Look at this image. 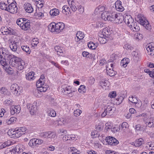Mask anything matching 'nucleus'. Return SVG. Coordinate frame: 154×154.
<instances>
[{"label":"nucleus","instance_id":"f257e3e1","mask_svg":"<svg viewBox=\"0 0 154 154\" xmlns=\"http://www.w3.org/2000/svg\"><path fill=\"white\" fill-rule=\"evenodd\" d=\"M116 14L115 12L109 13L105 12L102 14V18L105 20H108L113 22L116 18Z\"/></svg>","mask_w":154,"mask_h":154},{"label":"nucleus","instance_id":"f03ea898","mask_svg":"<svg viewBox=\"0 0 154 154\" xmlns=\"http://www.w3.org/2000/svg\"><path fill=\"white\" fill-rule=\"evenodd\" d=\"M116 110V108L110 106L108 105L105 109L104 112L101 114L102 117H104L106 116H109L112 115Z\"/></svg>","mask_w":154,"mask_h":154},{"label":"nucleus","instance_id":"7ed1b4c3","mask_svg":"<svg viewBox=\"0 0 154 154\" xmlns=\"http://www.w3.org/2000/svg\"><path fill=\"white\" fill-rule=\"evenodd\" d=\"M17 8L14 3H11L8 5L7 11L12 14H15L17 11Z\"/></svg>","mask_w":154,"mask_h":154},{"label":"nucleus","instance_id":"20e7f679","mask_svg":"<svg viewBox=\"0 0 154 154\" xmlns=\"http://www.w3.org/2000/svg\"><path fill=\"white\" fill-rule=\"evenodd\" d=\"M123 20L125 23L127 25L130 27L131 26V25H132V23H134V19L131 15H126L125 16L124 18L123 17Z\"/></svg>","mask_w":154,"mask_h":154},{"label":"nucleus","instance_id":"39448f33","mask_svg":"<svg viewBox=\"0 0 154 154\" xmlns=\"http://www.w3.org/2000/svg\"><path fill=\"white\" fill-rule=\"evenodd\" d=\"M106 140L108 144L112 146H115L119 143L118 141L113 137H107L106 138Z\"/></svg>","mask_w":154,"mask_h":154},{"label":"nucleus","instance_id":"423d86ee","mask_svg":"<svg viewBox=\"0 0 154 154\" xmlns=\"http://www.w3.org/2000/svg\"><path fill=\"white\" fill-rule=\"evenodd\" d=\"M27 106L31 115H34L37 112V107L35 103H33V104L28 103Z\"/></svg>","mask_w":154,"mask_h":154},{"label":"nucleus","instance_id":"0eeeda50","mask_svg":"<svg viewBox=\"0 0 154 154\" xmlns=\"http://www.w3.org/2000/svg\"><path fill=\"white\" fill-rule=\"evenodd\" d=\"M40 136L44 138H53L55 137L56 134L53 132L48 131L41 133Z\"/></svg>","mask_w":154,"mask_h":154},{"label":"nucleus","instance_id":"6e6552de","mask_svg":"<svg viewBox=\"0 0 154 154\" xmlns=\"http://www.w3.org/2000/svg\"><path fill=\"white\" fill-rule=\"evenodd\" d=\"M139 21L140 24L143 26L145 27L146 29L147 30L151 29V26L149 24L147 20H143V19L141 18L139 19Z\"/></svg>","mask_w":154,"mask_h":154},{"label":"nucleus","instance_id":"1a4fd4ad","mask_svg":"<svg viewBox=\"0 0 154 154\" xmlns=\"http://www.w3.org/2000/svg\"><path fill=\"white\" fill-rule=\"evenodd\" d=\"M128 100L131 102L135 104L136 106L140 107L141 105L140 100H138L136 97H129Z\"/></svg>","mask_w":154,"mask_h":154},{"label":"nucleus","instance_id":"9d476101","mask_svg":"<svg viewBox=\"0 0 154 154\" xmlns=\"http://www.w3.org/2000/svg\"><path fill=\"white\" fill-rule=\"evenodd\" d=\"M132 24V25H131V26L130 27V29L134 32H138L140 29L139 26L140 24L136 22Z\"/></svg>","mask_w":154,"mask_h":154},{"label":"nucleus","instance_id":"9b49d317","mask_svg":"<svg viewBox=\"0 0 154 154\" xmlns=\"http://www.w3.org/2000/svg\"><path fill=\"white\" fill-rule=\"evenodd\" d=\"M115 8L116 10L119 11H122L124 10V7L122 6L121 2L117 1L115 3Z\"/></svg>","mask_w":154,"mask_h":154},{"label":"nucleus","instance_id":"f8f14e48","mask_svg":"<svg viewBox=\"0 0 154 154\" xmlns=\"http://www.w3.org/2000/svg\"><path fill=\"white\" fill-rule=\"evenodd\" d=\"M23 7L24 9L28 13H32L33 10V8L30 3H25L24 4Z\"/></svg>","mask_w":154,"mask_h":154},{"label":"nucleus","instance_id":"ddd939ff","mask_svg":"<svg viewBox=\"0 0 154 154\" xmlns=\"http://www.w3.org/2000/svg\"><path fill=\"white\" fill-rule=\"evenodd\" d=\"M30 21H27L22 24L21 28L23 30H27L29 29L30 27Z\"/></svg>","mask_w":154,"mask_h":154},{"label":"nucleus","instance_id":"4468645a","mask_svg":"<svg viewBox=\"0 0 154 154\" xmlns=\"http://www.w3.org/2000/svg\"><path fill=\"white\" fill-rule=\"evenodd\" d=\"M19 87L17 84H12L10 87V89L11 92L14 94H17L18 93Z\"/></svg>","mask_w":154,"mask_h":154},{"label":"nucleus","instance_id":"2eb2a0df","mask_svg":"<svg viewBox=\"0 0 154 154\" xmlns=\"http://www.w3.org/2000/svg\"><path fill=\"white\" fill-rule=\"evenodd\" d=\"M55 51L57 52V54L59 56H64V53L61 47L59 46H56L54 48Z\"/></svg>","mask_w":154,"mask_h":154},{"label":"nucleus","instance_id":"dca6fc26","mask_svg":"<svg viewBox=\"0 0 154 154\" xmlns=\"http://www.w3.org/2000/svg\"><path fill=\"white\" fill-rule=\"evenodd\" d=\"M110 97L114 99V102L118 104L121 103L124 99L123 97Z\"/></svg>","mask_w":154,"mask_h":154},{"label":"nucleus","instance_id":"f3484780","mask_svg":"<svg viewBox=\"0 0 154 154\" xmlns=\"http://www.w3.org/2000/svg\"><path fill=\"white\" fill-rule=\"evenodd\" d=\"M75 138V136L73 134L68 135H65L63 137V140L64 141H66L68 140H74Z\"/></svg>","mask_w":154,"mask_h":154},{"label":"nucleus","instance_id":"a211bd4d","mask_svg":"<svg viewBox=\"0 0 154 154\" xmlns=\"http://www.w3.org/2000/svg\"><path fill=\"white\" fill-rule=\"evenodd\" d=\"M129 59L128 58L123 59L121 61L120 65L124 67L127 66L128 64L129 63Z\"/></svg>","mask_w":154,"mask_h":154},{"label":"nucleus","instance_id":"6ab92c4d","mask_svg":"<svg viewBox=\"0 0 154 154\" xmlns=\"http://www.w3.org/2000/svg\"><path fill=\"white\" fill-rule=\"evenodd\" d=\"M0 93L1 95L3 96H9L10 93L8 92L7 90L5 88L2 87L0 90Z\"/></svg>","mask_w":154,"mask_h":154},{"label":"nucleus","instance_id":"aec40b11","mask_svg":"<svg viewBox=\"0 0 154 154\" xmlns=\"http://www.w3.org/2000/svg\"><path fill=\"white\" fill-rule=\"evenodd\" d=\"M106 72L107 74L110 76H113L116 73V72L113 70V68H112V69H111L109 68L108 67H106Z\"/></svg>","mask_w":154,"mask_h":154},{"label":"nucleus","instance_id":"412c9836","mask_svg":"<svg viewBox=\"0 0 154 154\" xmlns=\"http://www.w3.org/2000/svg\"><path fill=\"white\" fill-rule=\"evenodd\" d=\"M76 35L77 38H75V40L77 42H78L80 40L83 39L84 37L83 36V34L80 31L77 32Z\"/></svg>","mask_w":154,"mask_h":154},{"label":"nucleus","instance_id":"4be33fe9","mask_svg":"<svg viewBox=\"0 0 154 154\" xmlns=\"http://www.w3.org/2000/svg\"><path fill=\"white\" fill-rule=\"evenodd\" d=\"M10 47L11 50L13 51H15L17 49L16 43L15 41H11L10 45Z\"/></svg>","mask_w":154,"mask_h":154},{"label":"nucleus","instance_id":"5701e85b","mask_svg":"<svg viewBox=\"0 0 154 154\" xmlns=\"http://www.w3.org/2000/svg\"><path fill=\"white\" fill-rule=\"evenodd\" d=\"M56 26L57 30L61 31L64 29L65 27L64 24L63 23L59 22L54 25Z\"/></svg>","mask_w":154,"mask_h":154},{"label":"nucleus","instance_id":"b1692460","mask_svg":"<svg viewBox=\"0 0 154 154\" xmlns=\"http://www.w3.org/2000/svg\"><path fill=\"white\" fill-rule=\"evenodd\" d=\"M55 25H56V24L55 23H52L48 26V28L49 30L51 32H57V29L56 26H55Z\"/></svg>","mask_w":154,"mask_h":154},{"label":"nucleus","instance_id":"393cba45","mask_svg":"<svg viewBox=\"0 0 154 154\" xmlns=\"http://www.w3.org/2000/svg\"><path fill=\"white\" fill-rule=\"evenodd\" d=\"M50 14L51 16H56L59 14V11L58 9L54 8L51 10Z\"/></svg>","mask_w":154,"mask_h":154},{"label":"nucleus","instance_id":"a878e982","mask_svg":"<svg viewBox=\"0 0 154 154\" xmlns=\"http://www.w3.org/2000/svg\"><path fill=\"white\" fill-rule=\"evenodd\" d=\"M47 114L48 116L51 117H55L56 115V112L52 109H50L48 110Z\"/></svg>","mask_w":154,"mask_h":154},{"label":"nucleus","instance_id":"bb28decb","mask_svg":"<svg viewBox=\"0 0 154 154\" xmlns=\"http://www.w3.org/2000/svg\"><path fill=\"white\" fill-rule=\"evenodd\" d=\"M115 18H114V20L113 21L115 23L119 24L122 23V17L118 16L117 14H116V16Z\"/></svg>","mask_w":154,"mask_h":154},{"label":"nucleus","instance_id":"cd10ccee","mask_svg":"<svg viewBox=\"0 0 154 154\" xmlns=\"http://www.w3.org/2000/svg\"><path fill=\"white\" fill-rule=\"evenodd\" d=\"M4 69L8 74H12L13 73L14 71L11 67L8 65L4 67Z\"/></svg>","mask_w":154,"mask_h":154},{"label":"nucleus","instance_id":"c85d7f7f","mask_svg":"<svg viewBox=\"0 0 154 154\" xmlns=\"http://www.w3.org/2000/svg\"><path fill=\"white\" fill-rule=\"evenodd\" d=\"M34 73L33 72H31L29 73H27L26 75V78L28 80H31L33 79L34 77Z\"/></svg>","mask_w":154,"mask_h":154},{"label":"nucleus","instance_id":"c756f323","mask_svg":"<svg viewBox=\"0 0 154 154\" xmlns=\"http://www.w3.org/2000/svg\"><path fill=\"white\" fill-rule=\"evenodd\" d=\"M12 57H14V56L13 55L7 54L5 53L3 56V59L8 61Z\"/></svg>","mask_w":154,"mask_h":154},{"label":"nucleus","instance_id":"7c9ffc66","mask_svg":"<svg viewBox=\"0 0 154 154\" xmlns=\"http://www.w3.org/2000/svg\"><path fill=\"white\" fill-rule=\"evenodd\" d=\"M19 63V64H18L17 65H16L15 66H17V68L18 70H22L24 68V66L25 65L23 61Z\"/></svg>","mask_w":154,"mask_h":154},{"label":"nucleus","instance_id":"2f4dec72","mask_svg":"<svg viewBox=\"0 0 154 154\" xmlns=\"http://www.w3.org/2000/svg\"><path fill=\"white\" fill-rule=\"evenodd\" d=\"M144 71L148 73L151 77L154 78V69H152V71H151L148 69H145Z\"/></svg>","mask_w":154,"mask_h":154},{"label":"nucleus","instance_id":"473e14b6","mask_svg":"<svg viewBox=\"0 0 154 154\" xmlns=\"http://www.w3.org/2000/svg\"><path fill=\"white\" fill-rule=\"evenodd\" d=\"M143 139L140 138L136 140L134 145L136 146H139L143 143Z\"/></svg>","mask_w":154,"mask_h":154},{"label":"nucleus","instance_id":"72a5a7b5","mask_svg":"<svg viewBox=\"0 0 154 154\" xmlns=\"http://www.w3.org/2000/svg\"><path fill=\"white\" fill-rule=\"evenodd\" d=\"M88 46L89 48L91 49H94L97 47V46L94 43L91 42L88 43Z\"/></svg>","mask_w":154,"mask_h":154},{"label":"nucleus","instance_id":"f704fd0d","mask_svg":"<svg viewBox=\"0 0 154 154\" xmlns=\"http://www.w3.org/2000/svg\"><path fill=\"white\" fill-rule=\"evenodd\" d=\"M103 126L104 124L100 122L96 126V129L98 131H100L103 130Z\"/></svg>","mask_w":154,"mask_h":154},{"label":"nucleus","instance_id":"c9c22d12","mask_svg":"<svg viewBox=\"0 0 154 154\" xmlns=\"http://www.w3.org/2000/svg\"><path fill=\"white\" fill-rule=\"evenodd\" d=\"M8 5L6 4L4 2H0V8L3 10H5L7 11L8 10Z\"/></svg>","mask_w":154,"mask_h":154},{"label":"nucleus","instance_id":"e433bc0d","mask_svg":"<svg viewBox=\"0 0 154 154\" xmlns=\"http://www.w3.org/2000/svg\"><path fill=\"white\" fill-rule=\"evenodd\" d=\"M21 48L24 51L27 53L28 54H30V51L29 47L27 45L22 46L21 47Z\"/></svg>","mask_w":154,"mask_h":154},{"label":"nucleus","instance_id":"4c0bfd02","mask_svg":"<svg viewBox=\"0 0 154 154\" xmlns=\"http://www.w3.org/2000/svg\"><path fill=\"white\" fill-rule=\"evenodd\" d=\"M128 127V124L126 122H123L122 125H121L120 127L123 129V130L124 132H125L127 129V127Z\"/></svg>","mask_w":154,"mask_h":154},{"label":"nucleus","instance_id":"58836bf2","mask_svg":"<svg viewBox=\"0 0 154 154\" xmlns=\"http://www.w3.org/2000/svg\"><path fill=\"white\" fill-rule=\"evenodd\" d=\"M49 87L48 85H42V86L40 89H38V91H39L41 92H45L47 90L48 88Z\"/></svg>","mask_w":154,"mask_h":154},{"label":"nucleus","instance_id":"ea45409f","mask_svg":"<svg viewBox=\"0 0 154 154\" xmlns=\"http://www.w3.org/2000/svg\"><path fill=\"white\" fill-rule=\"evenodd\" d=\"M16 130L17 131H19L22 134H24L26 130V128L25 127H21L20 128H16Z\"/></svg>","mask_w":154,"mask_h":154},{"label":"nucleus","instance_id":"a19ab883","mask_svg":"<svg viewBox=\"0 0 154 154\" xmlns=\"http://www.w3.org/2000/svg\"><path fill=\"white\" fill-rule=\"evenodd\" d=\"M64 91L66 92V93L69 94L72 93V88H71L70 86H68V87L65 88L64 89ZM70 95H71V96H72V94H71Z\"/></svg>","mask_w":154,"mask_h":154},{"label":"nucleus","instance_id":"79ce46f5","mask_svg":"<svg viewBox=\"0 0 154 154\" xmlns=\"http://www.w3.org/2000/svg\"><path fill=\"white\" fill-rule=\"evenodd\" d=\"M108 82L107 80H105L104 81L102 80L100 82L99 84L102 88H103L104 86L106 87L107 86V82Z\"/></svg>","mask_w":154,"mask_h":154},{"label":"nucleus","instance_id":"37998d69","mask_svg":"<svg viewBox=\"0 0 154 154\" xmlns=\"http://www.w3.org/2000/svg\"><path fill=\"white\" fill-rule=\"evenodd\" d=\"M22 133H21L19 131H17L15 129L14 134H13V137L14 138H18L21 136Z\"/></svg>","mask_w":154,"mask_h":154},{"label":"nucleus","instance_id":"c03bdc74","mask_svg":"<svg viewBox=\"0 0 154 154\" xmlns=\"http://www.w3.org/2000/svg\"><path fill=\"white\" fill-rule=\"evenodd\" d=\"M85 87L83 85H81L78 89V91L80 93H84L86 92Z\"/></svg>","mask_w":154,"mask_h":154},{"label":"nucleus","instance_id":"a18cd8bd","mask_svg":"<svg viewBox=\"0 0 154 154\" xmlns=\"http://www.w3.org/2000/svg\"><path fill=\"white\" fill-rule=\"evenodd\" d=\"M0 63L1 65L3 66V68H5V67L8 64H7L6 60H5L4 59H0Z\"/></svg>","mask_w":154,"mask_h":154},{"label":"nucleus","instance_id":"49530a36","mask_svg":"<svg viewBox=\"0 0 154 154\" xmlns=\"http://www.w3.org/2000/svg\"><path fill=\"white\" fill-rule=\"evenodd\" d=\"M107 37H100L98 38V40L101 44H104L107 41Z\"/></svg>","mask_w":154,"mask_h":154},{"label":"nucleus","instance_id":"de8ad7c7","mask_svg":"<svg viewBox=\"0 0 154 154\" xmlns=\"http://www.w3.org/2000/svg\"><path fill=\"white\" fill-rule=\"evenodd\" d=\"M13 148H9L7 149L5 151V152L6 154H14Z\"/></svg>","mask_w":154,"mask_h":154},{"label":"nucleus","instance_id":"09e8293b","mask_svg":"<svg viewBox=\"0 0 154 154\" xmlns=\"http://www.w3.org/2000/svg\"><path fill=\"white\" fill-rule=\"evenodd\" d=\"M24 22L23 19H22V18L18 19L16 21L17 24L20 26V27H21L22 24H23Z\"/></svg>","mask_w":154,"mask_h":154},{"label":"nucleus","instance_id":"8fccbe9b","mask_svg":"<svg viewBox=\"0 0 154 154\" xmlns=\"http://www.w3.org/2000/svg\"><path fill=\"white\" fill-rule=\"evenodd\" d=\"M17 119L15 117H11L9 120H6V122L9 125L11 124L14 121H16Z\"/></svg>","mask_w":154,"mask_h":154},{"label":"nucleus","instance_id":"3c124183","mask_svg":"<svg viewBox=\"0 0 154 154\" xmlns=\"http://www.w3.org/2000/svg\"><path fill=\"white\" fill-rule=\"evenodd\" d=\"M82 113V111L79 109H76L74 112V115L75 116H79Z\"/></svg>","mask_w":154,"mask_h":154},{"label":"nucleus","instance_id":"603ef678","mask_svg":"<svg viewBox=\"0 0 154 154\" xmlns=\"http://www.w3.org/2000/svg\"><path fill=\"white\" fill-rule=\"evenodd\" d=\"M124 48L127 50H131L133 49V47L131 46V45L129 44H127L125 45Z\"/></svg>","mask_w":154,"mask_h":154},{"label":"nucleus","instance_id":"864d4df0","mask_svg":"<svg viewBox=\"0 0 154 154\" xmlns=\"http://www.w3.org/2000/svg\"><path fill=\"white\" fill-rule=\"evenodd\" d=\"M62 12L65 13V12H68L69 10V8L67 5H64L62 8Z\"/></svg>","mask_w":154,"mask_h":154},{"label":"nucleus","instance_id":"5fc2aeb1","mask_svg":"<svg viewBox=\"0 0 154 154\" xmlns=\"http://www.w3.org/2000/svg\"><path fill=\"white\" fill-rule=\"evenodd\" d=\"M132 55L134 57L136 58H137L140 55V54L136 51H133L132 53Z\"/></svg>","mask_w":154,"mask_h":154},{"label":"nucleus","instance_id":"6e6d98bb","mask_svg":"<svg viewBox=\"0 0 154 154\" xmlns=\"http://www.w3.org/2000/svg\"><path fill=\"white\" fill-rule=\"evenodd\" d=\"M43 141L42 140H38V139H36L35 140V139L34 140V144L35 145L38 144V145H40L42 144V143H43Z\"/></svg>","mask_w":154,"mask_h":154},{"label":"nucleus","instance_id":"4d7b16f0","mask_svg":"<svg viewBox=\"0 0 154 154\" xmlns=\"http://www.w3.org/2000/svg\"><path fill=\"white\" fill-rule=\"evenodd\" d=\"M11 114L12 115H13L16 113L15 110V109L14 106H11L10 108Z\"/></svg>","mask_w":154,"mask_h":154},{"label":"nucleus","instance_id":"13d9d810","mask_svg":"<svg viewBox=\"0 0 154 154\" xmlns=\"http://www.w3.org/2000/svg\"><path fill=\"white\" fill-rule=\"evenodd\" d=\"M38 38H34L32 39V45H34L35 46H36L38 43Z\"/></svg>","mask_w":154,"mask_h":154},{"label":"nucleus","instance_id":"bf43d9fd","mask_svg":"<svg viewBox=\"0 0 154 154\" xmlns=\"http://www.w3.org/2000/svg\"><path fill=\"white\" fill-rule=\"evenodd\" d=\"M13 150L14 151V153L16 152L19 153L20 152V148L19 145H17L15 148L13 149Z\"/></svg>","mask_w":154,"mask_h":154},{"label":"nucleus","instance_id":"052dcab7","mask_svg":"<svg viewBox=\"0 0 154 154\" xmlns=\"http://www.w3.org/2000/svg\"><path fill=\"white\" fill-rule=\"evenodd\" d=\"M14 57L15 56H14ZM15 57H12L9 60V63L11 64L12 66H13L14 65H15V63H14L15 61L14 59Z\"/></svg>","mask_w":154,"mask_h":154},{"label":"nucleus","instance_id":"680f3d73","mask_svg":"<svg viewBox=\"0 0 154 154\" xmlns=\"http://www.w3.org/2000/svg\"><path fill=\"white\" fill-rule=\"evenodd\" d=\"M15 112L17 114L19 113L20 112V106H14Z\"/></svg>","mask_w":154,"mask_h":154},{"label":"nucleus","instance_id":"e2e57ef3","mask_svg":"<svg viewBox=\"0 0 154 154\" xmlns=\"http://www.w3.org/2000/svg\"><path fill=\"white\" fill-rule=\"evenodd\" d=\"M14 59V63H15V65H17L18 64H19V63L21 62V61H20V59L16 56L15 57Z\"/></svg>","mask_w":154,"mask_h":154},{"label":"nucleus","instance_id":"0e129e2a","mask_svg":"<svg viewBox=\"0 0 154 154\" xmlns=\"http://www.w3.org/2000/svg\"><path fill=\"white\" fill-rule=\"evenodd\" d=\"M146 49L148 52L152 51V49L154 50V46H152V45H149L146 47Z\"/></svg>","mask_w":154,"mask_h":154},{"label":"nucleus","instance_id":"69168bd1","mask_svg":"<svg viewBox=\"0 0 154 154\" xmlns=\"http://www.w3.org/2000/svg\"><path fill=\"white\" fill-rule=\"evenodd\" d=\"M120 126L119 127H114L113 128H112V131L114 132H116L120 130Z\"/></svg>","mask_w":154,"mask_h":154},{"label":"nucleus","instance_id":"338daca9","mask_svg":"<svg viewBox=\"0 0 154 154\" xmlns=\"http://www.w3.org/2000/svg\"><path fill=\"white\" fill-rule=\"evenodd\" d=\"M135 129L137 131H140L143 130V128L140 125H137L135 126Z\"/></svg>","mask_w":154,"mask_h":154},{"label":"nucleus","instance_id":"774afa93","mask_svg":"<svg viewBox=\"0 0 154 154\" xmlns=\"http://www.w3.org/2000/svg\"><path fill=\"white\" fill-rule=\"evenodd\" d=\"M6 30H7V31H4L5 33H3V34L4 35H7V34H9L10 35H13V34L12 32V31L11 29L9 30V29H6Z\"/></svg>","mask_w":154,"mask_h":154}]
</instances>
